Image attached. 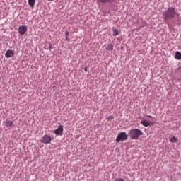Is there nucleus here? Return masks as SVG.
Wrapping results in <instances>:
<instances>
[{
    "instance_id": "f257e3e1",
    "label": "nucleus",
    "mask_w": 181,
    "mask_h": 181,
    "mask_svg": "<svg viewBox=\"0 0 181 181\" xmlns=\"http://www.w3.org/2000/svg\"><path fill=\"white\" fill-rule=\"evenodd\" d=\"M176 15L179 16V13H177L175 8L170 6L163 11V19L167 25H170V22L169 21L175 19V18H176Z\"/></svg>"
},
{
    "instance_id": "f03ea898",
    "label": "nucleus",
    "mask_w": 181,
    "mask_h": 181,
    "mask_svg": "<svg viewBox=\"0 0 181 181\" xmlns=\"http://www.w3.org/2000/svg\"><path fill=\"white\" fill-rule=\"evenodd\" d=\"M131 139H139V136L144 135V132L139 129H132L129 132Z\"/></svg>"
},
{
    "instance_id": "7ed1b4c3",
    "label": "nucleus",
    "mask_w": 181,
    "mask_h": 181,
    "mask_svg": "<svg viewBox=\"0 0 181 181\" xmlns=\"http://www.w3.org/2000/svg\"><path fill=\"white\" fill-rule=\"evenodd\" d=\"M127 140H128V134H127V132H119L116 138V142H121V141H124Z\"/></svg>"
},
{
    "instance_id": "20e7f679",
    "label": "nucleus",
    "mask_w": 181,
    "mask_h": 181,
    "mask_svg": "<svg viewBox=\"0 0 181 181\" xmlns=\"http://www.w3.org/2000/svg\"><path fill=\"white\" fill-rule=\"evenodd\" d=\"M52 141H53V138L47 134L44 135L40 139V142L42 144H45L46 145H47V144H50Z\"/></svg>"
},
{
    "instance_id": "39448f33",
    "label": "nucleus",
    "mask_w": 181,
    "mask_h": 181,
    "mask_svg": "<svg viewBox=\"0 0 181 181\" xmlns=\"http://www.w3.org/2000/svg\"><path fill=\"white\" fill-rule=\"evenodd\" d=\"M63 125L58 126L57 129L54 131V134L57 136H62L63 135Z\"/></svg>"
},
{
    "instance_id": "423d86ee",
    "label": "nucleus",
    "mask_w": 181,
    "mask_h": 181,
    "mask_svg": "<svg viewBox=\"0 0 181 181\" xmlns=\"http://www.w3.org/2000/svg\"><path fill=\"white\" fill-rule=\"evenodd\" d=\"M18 33L20 35H25L28 32V26L26 25H20L18 28Z\"/></svg>"
},
{
    "instance_id": "0eeeda50",
    "label": "nucleus",
    "mask_w": 181,
    "mask_h": 181,
    "mask_svg": "<svg viewBox=\"0 0 181 181\" xmlns=\"http://www.w3.org/2000/svg\"><path fill=\"white\" fill-rule=\"evenodd\" d=\"M141 125H143V127H149V125H155L154 122H148L146 119L141 120Z\"/></svg>"
},
{
    "instance_id": "6e6552de",
    "label": "nucleus",
    "mask_w": 181,
    "mask_h": 181,
    "mask_svg": "<svg viewBox=\"0 0 181 181\" xmlns=\"http://www.w3.org/2000/svg\"><path fill=\"white\" fill-rule=\"evenodd\" d=\"M14 53H13V50L12 49H8L6 51V52L5 53V57L7 59H11V57H12L13 56Z\"/></svg>"
},
{
    "instance_id": "1a4fd4ad",
    "label": "nucleus",
    "mask_w": 181,
    "mask_h": 181,
    "mask_svg": "<svg viewBox=\"0 0 181 181\" xmlns=\"http://www.w3.org/2000/svg\"><path fill=\"white\" fill-rule=\"evenodd\" d=\"M5 124H6V128H11L13 127V121L6 119Z\"/></svg>"
},
{
    "instance_id": "9d476101",
    "label": "nucleus",
    "mask_w": 181,
    "mask_h": 181,
    "mask_svg": "<svg viewBox=\"0 0 181 181\" xmlns=\"http://www.w3.org/2000/svg\"><path fill=\"white\" fill-rule=\"evenodd\" d=\"M28 5L30 8H35V4H36V0H28Z\"/></svg>"
},
{
    "instance_id": "9b49d317",
    "label": "nucleus",
    "mask_w": 181,
    "mask_h": 181,
    "mask_svg": "<svg viewBox=\"0 0 181 181\" xmlns=\"http://www.w3.org/2000/svg\"><path fill=\"white\" fill-rule=\"evenodd\" d=\"M175 59H176V60H181V52H180L177 51L175 52Z\"/></svg>"
},
{
    "instance_id": "f8f14e48",
    "label": "nucleus",
    "mask_w": 181,
    "mask_h": 181,
    "mask_svg": "<svg viewBox=\"0 0 181 181\" xmlns=\"http://www.w3.org/2000/svg\"><path fill=\"white\" fill-rule=\"evenodd\" d=\"M98 4H107V2H112V0H96Z\"/></svg>"
},
{
    "instance_id": "ddd939ff",
    "label": "nucleus",
    "mask_w": 181,
    "mask_h": 181,
    "mask_svg": "<svg viewBox=\"0 0 181 181\" xmlns=\"http://www.w3.org/2000/svg\"><path fill=\"white\" fill-rule=\"evenodd\" d=\"M170 141L172 142V144H176V142H177V138L175 136L170 137Z\"/></svg>"
},
{
    "instance_id": "4468645a",
    "label": "nucleus",
    "mask_w": 181,
    "mask_h": 181,
    "mask_svg": "<svg viewBox=\"0 0 181 181\" xmlns=\"http://www.w3.org/2000/svg\"><path fill=\"white\" fill-rule=\"evenodd\" d=\"M118 33H119V32L118 31V29H117V28H113V34H112V36H114V37H115V36H118Z\"/></svg>"
},
{
    "instance_id": "2eb2a0df",
    "label": "nucleus",
    "mask_w": 181,
    "mask_h": 181,
    "mask_svg": "<svg viewBox=\"0 0 181 181\" xmlns=\"http://www.w3.org/2000/svg\"><path fill=\"white\" fill-rule=\"evenodd\" d=\"M107 50H110V52L114 50V45L112 44H110L107 46Z\"/></svg>"
},
{
    "instance_id": "dca6fc26",
    "label": "nucleus",
    "mask_w": 181,
    "mask_h": 181,
    "mask_svg": "<svg viewBox=\"0 0 181 181\" xmlns=\"http://www.w3.org/2000/svg\"><path fill=\"white\" fill-rule=\"evenodd\" d=\"M69 31H65V40H69Z\"/></svg>"
},
{
    "instance_id": "f3484780",
    "label": "nucleus",
    "mask_w": 181,
    "mask_h": 181,
    "mask_svg": "<svg viewBox=\"0 0 181 181\" xmlns=\"http://www.w3.org/2000/svg\"><path fill=\"white\" fill-rule=\"evenodd\" d=\"M106 119L107 121H110L111 119H114V116H112V115L108 116L107 117H106Z\"/></svg>"
},
{
    "instance_id": "a211bd4d",
    "label": "nucleus",
    "mask_w": 181,
    "mask_h": 181,
    "mask_svg": "<svg viewBox=\"0 0 181 181\" xmlns=\"http://www.w3.org/2000/svg\"><path fill=\"white\" fill-rule=\"evenodd\" d=\"M53 49V45L52 44H49V50H52Z\"/></svg>"
},
{
    "instance_id": "6ab92c4d",
    "label": "nucleus",
    "mask_w": 181,
    "mask_h": 181,
    "mask_svg": "<svg viewBox=\"0 0 181 181\" xmlns=\"http://www.w3.org/2000/svg\"><path fill=\"white\" fill-rule=\"evenodd\" d=\"M115 181H125V180H124L123 178H120L119 180H116Z\"/></svg>"
},
{
    "instance_id": "aec40b11",
    "label": "nucleus",
    "mask_w": 181,
    "mask_h": 181,
    "mask_svg": "<svg viewBox=\"0 0 181 181\" xmlns=\"http://www.w3.org/2000/svg\"><path fill=\"white\" fill-rule=\"evenodd\" d=\"M83 70H84V71H85L86 73H87V71H88L87 67H85V68L83 69Z\"/></svg>"
},
{
    "instance_id": "412c9836",
    "label": "nucleus",
    "mask_w": 181,
    "mask_h": 181,
    "mask_svg": "<svg viewBox=\"0 0 181 181\" xmlns=\"http://www.w3.org/2000/svg\"><path fill=\"white\" fill-rule=\"evenodd\" d=\"M147 117H148V118H152L153 119H155V117H153L151 116V115H147Z\"/></svg>"
}]
</instances>
